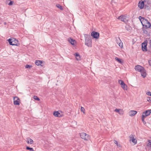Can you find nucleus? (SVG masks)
<instances>
[{"instance_id": "5701e85b", "label": "nucleus", "mask_w": 151, "mask_h": 151, "mask_svg": "<svg viewBox=\"0 0 151 151\" xmlns=\"http://www.w3.org/2000/svg\"><path fill=\"white\" fill-rule=\"evenodd\" d=\"M56 6L58 8H59L61 10H63V9L62 6L60 5V4H58L56 5Z\"/></svg>"}, {"instance_id": "72a5a7b5", "label": "nucleus", "mask_w": 151, "mask_h": 151, "mask_svg": "<svg viewBox=\"0 0 151 151\" xmlns=\"http://www.w3.org/2000/svg\"><path fill=\"white\" fill-rule=\"evenodd\" d=\"M12 4H13L12 1H10V2L9 4H8V5H12Z\"/></svg>"}, {"instance_id": "aec40b11", "label": "nucleus", "mask_w": 151, "mask_h": 151, "mask_svg": "<svg viewBox=\"0 0 151 151\" xmlns=\"http://www.w3.org/2000/svg\"><path fill=\"white\" fill-rule=\"evenodd\" d=\"M76 56V59L78 60H80L81 59L80 56L79 54V53L78 52L76 53L75 54H74Z\"/></svg>"}, {"instance_id": "6e6552de", "label": "nucleus", "mask_w": 151, "mask_h": 151, "mask_svg": "<svg viewBox=\"0 0 151 151\" xmlns=\"http://www.w3.org/2000/svg\"><path fill=\"white\" fill-rule=\"evenodd\" d=\"M118 83L121 85L122 87L124 90H127V86L122 80H120L119 81Z\"/></svg>"}, {"instance_id": "4468645a", "label": "nucleus", "mask_w": 151, "mask_h": 151, "mask_svg": "<svg viewBox=\"0 0 151 151\" xmlns=\"http://www.w3.org/2000/svg\"><path fill=\"white\" fill-rule=\"evenodd\" d=\"M143 33L146 35H149L150 31L148 29L143 28Z\"/></svg>"}, {"instance_id": "b1692460", "label": "nucleus", "mask_w": 151, "mask_h": 151, "mask_svg": "<svg viewBox=\"0 0 151 151\" xmlns=\"http://www.w3.org/2000/svg\"><path fill=\"white\" fill-rule=\"evenodd\" d=\"M26 149L27 150H29L30 151H34L33 148L29 147L28 146L26 147Z\"/></svg>"}, {"instance_id": "dca6fc26", "label": "nucleus", "mask_w": 151, "mask_h": 151, "mask_svg": "<svg viewBox=\"0 0 151 151\" xmlns=\"http://www.w3.org/2000/svg\"><path fill=\"white\" fill-rule=\"evenodd\" d=\"M53 114L54 116L60 117L62 116V115L58 111H55L53 112Z\"/></svg>"}, {"instance_id": "20e7f679", "label": "nucleus", "mask_w": 151, "mask_h": 151, "mask_svg": "<svg viewBox=\"0 0 151 151\" xmlns=\"http://www.w3.org/2000/svg\"><path fill=\"white\" fill-rule=\"evenodd\" d=\"M8 41L11 45L17 46L19 44L18 40L14 38L9 39L8 40Z\"/></svg>"}, {"instance_id": "f704fd0d", "label": "nucleus", "mask_w": 151, "mask_h": 151, "mask_svg": "<svg viewBox=\"0 0 151 151\" xmlns=\"http://www.w3.org/2000/svg\"><path fill=\"white\" fill-rule=\"evenodd\" d=\"M114 143L115 144H116V145H117V144H118V142H117V141H116V140H115L114 141Z\"/></svg>"}, {"instance_id": "bb28decb", "label": "nucleus", "mask_w": 151, "mask_h": 151, "mask_svg": "<svg viewBox=\"0 0 151 151\" xmlns=\"http://www.w3.org/2000/svg\"><path fill=\"white\" fill-rule=\"evenodd\" d=\"M119 114L121 115H123L124 114V111L122 109H120Z\"/></svg>"}, {"instance_id": "ddd939ff", "label": "nucleus", "mask_w": 151, "mask_h": 151, "mask_svg": "<svg viewBox=\"0 0 151 151\" xmlns=\"http://www.w3.org/2000/svg\"><path fill=\"white\" fill-rule=\"evenodd\" d=\"M147 43L145 42L142 44V50L144 51H147Z\"/></svg>"}, {"instance_id": "a878e982", "label": "nucleus", "mask_w": 151, "mask_h": 151, "mask_svg": "<svg viewBox=\"0 0 151 151\" xmlns=\"http://www.w3.org/2000/svg\"><path fill=\"white\" fill-rule=\"evenodd\" d=\"M81 111H82V112H83V113L84 114H85V109L82 106H81Z\"/></svg>"}, {"instance_id": "c756f323", "label": "nucleus", "mask_w": 151, "mask_h": 151, "mask_svg": "<svg viewBox=\"0 0 151 151\" xmlns=\"http://www.w3.org/2000/svg\"><path fill=\"white\" fill-rule=\"evenodd\" d=\"M121 109H115V110H114V111L116 112H118L119 113V111Z\"/></svg>"}, {"instance_id": "cd10ccee", "label": "nucleus", "mask_w": 151, "mask_h": 151, "mask_svg": "<svg viewBox=\"0 0 151 151\" xmlns=\"http://www.w3.org/2000/svg\"><path fill=\"white\" fill-rule=\"evenodd\" d=\"M145 117H144V115L142 116V122H143V123H144V124H145L146 123V122L144 121V119H145Z\"/></svg>"}, {"instance_id": "4be33fe9", "label": "nucleus", "mask_w": 151, "mask_h": 151, "mask_svg": "<svg viewBox=\"0 0 151 151\" xmlns=\"http://www.w3.org/2000/svg\"><path fill=\"white\" fill-rule=\"evenodd\" d=\"M145 2H146L147 5H148V6H151V1L150 0H147V1H144Z\"/></svg>"}, {"instance_id": "e433bc0d", "label": "nucleus", "mask_w": 151, "mask_h": 151, "mask_svg": "<svg viewBox=\"0 0 151 151\" xmlns=\"http://www.w3.org/2000/svg\"><path fill=\"white\" fill-rule=\"evenodd\" d=\"M117 146L119 147H121V145L120 144H118L117 145Z\"/></svg>"}, {"instance_id": "ea45409f", "label": "nucleus", "mask_w": 151, "mask_h": 151, "mask_svg": "<svg viewBox=\"0 0 151 151\" xmlns=\"http://www.w3.org/2000/svg\"><path fill=\"white\" fill-rule=\"evenodd\" d=\"M150 43L151 45V40H150Z\"/></svg>"}, {"instance_id": "473e14b6", "label": "nucleus", "mask_w": 151, "mask_h": 151, "mask_svg": "<svg viewBox=\"0 0 151 151\" xmlns=\"http://www.w3.org/2000/svg\"><path fill=\"white\" fill-rule=\"evenodd\" d=\"M147 100L150 102H151V100H150V98L149 97L147 98Z\"/></svg>"}, {"instance_id": "a211bd4d", "label": "nucleus", "mask_w": 151, "mask_h": 151, "mask_svg": "<svg viewBox=\"0 0 151 151\" xmlns=\"http://www.w3.org/2000/svg\"><path fill=\"white\" fill-rule=\"evenodd\" d=\"M68 41L72 45H74L76 43V41L75 40L70 38L68 39Z\"/></svg>"}, {"instance_id": "393cba45", "label": "nucleus", "mask_w": 151, "mask_h": 151, "mask_svg": "<svg viewBox=\"0 0 151 151\" xmlns=\"http://www.w3.org/2000/svg\"><path fill=\"white\" fill-rule=\"evenodd\" d=\"M115 59L116 60H117L119 63H122V62L120 59L116 57L115 58Z\"/></svg>"}, {"instance_id": "c9c22d12", "label": "nucleus", "mask_w": 151, "mask_h": 151, "mask_svg": "<svg viewBox=\"0 0 151 151\" xmlns=\"http://www.w3.org/2000/svg\"><path fill=\"white\" fill-rule=\"evenodd\" d=\"M148 63L151 66V60H149Z\"/></svg>"}, {"instance_id": "58836bf2", "label": "nucleus", "mask_w": 151, "mask_h": 151, "mask_svg": "<svg viewBox=\"0 0 151 151\" xmlns=\"http://www.w3.org/2000/svg\"><path fill=\"white\" fill-rule=\"evenodd\" d=\"M147 7V6H148L146 4L145 5V7Z\"/></svg>"}, {"instance_id": "39448f33", "label": "nucleus", "mask_w": 151, "mask_h": 151, "mask_svg": "<svg viewBox=\"0 0 151 151\" xmlns=\"http://www.w3.org/2000/svg\"><path fill=\"white\" fill-rule=\"evenodd\" d=\"M81 138L86 140H88L90 139V137L88 135L85 133H82L80 134Z\"/></svg>"}, {"instance_id": "0eeeda50", "label": "nucleus", "mask_w": 151, "mask_h": 151, "mask_svg": "<svg viewBox=\"0 0 151 151\" xmlns=\"http://www.w3.org/2000/svg\"><path fill=\"white\" fill-rule=\"evenodd\" d=\"M144 1L142 0L139 1L138 6L140 9H142L144 8L145 6Z\"/></svg>"}, {"instance_id": "f257e3e1", "label": "nucleus", "mask_w": 151, "mask_h": 151, "mask_svg": "<svg viewBox=\"0 0 151 151\" xmlns=\"http://www.w3.org/2000/svg\"><path fill=\"white\" fill-rule=\"evenodd\" d=\"M134 69L135 70L141 73V76L143 78L146 77V73L144 68L140 65H137L135 66Z\"/></svg>"}, {"instance_id": "423d86ee", "label": "nucleus", "mask_w": 151, "mask_h": 151, "mask_svg": "<svg viewBox=\"0 0 151 151\" xmlns=\"http://www.w3.org/2000/svg\"><path fill=\"white\" fill-rule=\"evenodd\" d=\"M129 141L130 142L132 141L134 144L137 143V141L136 139V138L134 135L131 134L129 136Z\"/></svg>"}, {"instance_id": "2f4dec72", "label": "nucleus", "mask_w": 151, "mask_h": 151, "mask_svg": "<svg viewBox=\"0 0 151 151\" xmlns=\"http://www.w3.org/2000/svg\"><path fill=\"white\" fill-rule=\"evenodd\" d=\"M146 94L148 96H151V92L150 91L147 92L146 93Z\"/></svg>"}, {"instance_id": "f8f14e48", "label": "nucleus", "mask_w": 151, "mask_h": 151, "mask_svg": "<svg viewBox=\"0 0 151 151\" xmlns=\"http://www.w3.org/2000/svg\"><path fill=\"white\" fill-rule=\"evenodd\" d=\"M14 104L15 105H19V99L17 97H14Z\"/></svg>"}, {"instance_id": "4c0bfd02", "label": "nucleus", "mask_w": 151, "mask_h": 151, "mask_svg": "<svg viewBox=\"0 0 151 151\" xmlns=\"http://www.w3.org/2000/svg\"><path fill=\"white\" fill-rule=\"evenodd\" d=\"M149 143L148 145H150L151 143V142H150V140H149Z\"/></svg>"}, {"instance_id": "f3484780", "label": "nucleus", "mask_w": 151, "mask_h": 151, "mask_svg": "<svg viewBox=\"0 0 151 151\" xmlns=\"http://www.w3.org/2000/svg\"><path fill=\"white\" fill-rule=\"evenodd\" d=\"M137 112L135 111H130L129 113V115L130 116H134L136 114Z\"/></svg>"}, {"instance_id": "c85d7f7f", "label": "nucleus", "mask_w": 151, "mask_h": 151, "mask_svg": "<svg viewBox=\"0 0 151 151\" xmlns=\"http://www.w3.org/2000/svg\"><path fill=\"white\" fill-rule=\"evenodd\" d=\"M33 98L35 100H37V101H39L40 100L39 99L38 97H37L36 96H34Z\"/></svg>"}, {"instance_id": "412c9836", "label": "nucleus", "mask_w": 151, "mask_h": 151, "mask_svg": "<svg viewBox=\"0 0 151 151\" xmlns=\"http://www.w3.org/2000/svg\"><path fill=\"white\" fill-rule=\"evenodd\" d=\"M42 63V61L40 60H36L35 62V64L37 65H41Z\"/></svg>"}, {"instance_id": "9d476101", "label": "nucleus", "mask_w": 151, "mask_h": 151, "mask_svg": "<svg viewBox=\"0 0 151 151\" xmlns=\"http://www.w3.org/2000/svg\"><path fill=\"white\" fill-rule=\"evenodd\" d=\"M99 34L98 32L94 31L92 32L91 33V36L96 39H98L99 37Z\"/></svg>"}, {"instance_id": "9b49d317", "label": "nucleus", "mask_w": 151, "mask_h": 151, "mask_svg": "<svg viewBox=\"0 0 151 151\" xmlns=\"http://www.w3.org/2000/svg\"><path fill=\"white\" fill-rule=\"evenodd\" d=\"M151 113V110L149 109L146 110L144 112L142 113V115H144V117H146L149 116Z\"/></svg>"}, {"instance_id": "6ab92c4d", "label": "nucleus", "mask_w": 151, "mask_h": 151, "mask_svg": "<svg viewBox=\"0 0 151 151\" xmlns=\"http://www.w3.org/2000/svg\"><path fill=\"white\" fill-rule=\"evenodd\" d=\"M27 142L28 144H32L33 143V141L31 138H27Z\"/></svg>"}, {"instance_id": "7c9ffc66", "label": "nucleus", "mask_w": 151, "mask_h": 151, "mask_svg": "<svg viewBox=\"0 0 151 151\" xmlns=\"http://www.w3.org/2000/svg\"><path fill=\"white\" fill-rule=\"evenodd\" d=\"M32 66L28 65H26L25 66L26 68H30Z\"/></svg>"}, {"instance_id": "7ed1b4c3", "label": "nucleus", "mask_w": 151, "mask_h": 151, "mask_svg": "<svg viewBox=\"0 0 151 151\" xmlns=\"http://www.w3.org/2000/svg\"><path fill=\"white\" fill-rule=\"evenodd\" d=\"M85 39V44L89 47H92V40L89 35H86Z\"/></svg>"}, {"instance_id": "2eb2a0df", "label": "nucleus", "mask_w": 151, "mask_h": 151, "mask_svg": "<svg viewBox=\"0 0 151 151\" xmlns=\"http://www.w3.org/2000/svg\"><path fill=\"white\" fill-rule=\"evenodd\" d=\"M118 19L124 22H126L127 21L126 17L123 15H122L119 17Z\"/></svg>"}, {"instance_id": "f03ea898", "label": "nucleus", "mask_w": 151, "mask_h": 151, "mask_svg": "<svg viewBox=\"0 0 151 151\" xmlns=\"http://www.w3.org/2000/svg\"><path fill=\"white\" fill-rule=\"evenodd\" d=\"M139 19L140 20L143 26H145L146 27L145 28L148 29V28H150L151 29V24L147 20L140 16L139 17Z\"/></svg>"}, {"instance_id": "1a4fd4ad", "label": "nucleus", "mask_w": 151, "mask_h": 151, "mask_svg": "<svg viewBox=\"0 0 151 151\" xmlns=\"http://www.w3.org/2000/svg\"><path fill=\"white\" fill-rule=\"evenodd\" d=\"M116 42L121 48L123 47V43L121 41V40L119 37L116 38Z\"/></svg>"}]
</instances>
